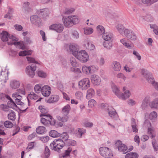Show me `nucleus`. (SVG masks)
I'll return each instance as SVG.
<instances>
[{
  "instance_id": "f257e3e1",
  "label": "nucleus",
  "mask_w": 158,
  "mask_h": 158,
  "mask_svg": "<svg viewBox=\"0 0 158 158\" xmlns=\"http://www.w3.org/2000/svg\"><path fill=\"white\" fill-rule=\"evenodd\" d=\"M63 20L64 25L66 27H71L79 21L78 17L76 15L69 16L67 18L64 17Z\"/></svg>"
},
{
  "instance_id": "f03ea898",
  "label": "nucleus",
  "mask_w": 158,
  "mask_h": 158,
  "mask_svg": "<svg viewBox=\"0 0 158 158\" xmlns=\"http://www.w3.org/2000/svg\"><path fill=\"white\" fill-rule=\"evenodd\" d=\"M65 145L64 141L59 139H55L50 143V147L51 149L59 152Z\"/></svg>"
},
{
  "instance_id": "7ed1b4c3",
  "label": "nucleus",
  "mask_w": 158,
  "mask_h": 158,
  "mask_svg": "<svg viewBox=\"0 0 158 158\" xmlns=\"http://www.w3.org/2000/svg\"><path fill=\"white\" fill-rule=\"evenodd\" d=\"M142 74L148 82L151 83L155 89L158 91V83L155 82L152 74L144 69L142 70Z\"/></svg>"
},
{
  "instance_id": "20e7f679",
  "label": "nucleus",
  "mask_w": 158,
  "mask_h": 158,
  "mask_svg": "<svg viewBox=\"0 0 158 158\" xmlns=\"http://www.w3.org/2000/svg\"><path fill=\"white\" fill-rule=\"evenodd\" d=\"M32 43V41L30 37L25 36L24 37V42L22 43L19 42H8V45H12L13 44L15 46H19L22 49H23L25 48V44H30Z\"/></svg>"
},
{
  "instance_id": "39448f33",
  "label": "nucleus",
  "mask_w": 158,
  "mask_h": 158,
  "mask_svg": "<svg viewBox=\"0 0 158 158\" xmlns=\"http://www.w3.org/2000/svg\"><path fill=\"white\" fill-rule=\"evenodd\" d=\"M75 56L78 60L83 62H86L89 59L88 55L86 52L84 50L78 52Z\"/></svg>"
},
{
  "instance_id": "423d86ee",
  "label": "nucleus",
  "mask_w": 158,
  "mask_h": 158,
  "mask_svg": "<svg viewBox=\"0 0 158 158\" xmlns=\"http://www.w3.org/2000/svg\"><path fill=\"white\" fill-rule=\"evenodd\" d=\"M99 151L100 154L104 157L108 158L113 156L111 150L107 147H101L99 149Z\"/></svg>"
},
{
  "instance_id": "0eeeda50",
  "label": "nucleus",
  "mask_w": 158,
  "mask_h": 158,
  "mask_svg": "<svg viewBox=\"0 0 158 158\" xmlns=\"http://www.w3.org/2000/svg\"><path fill=\"white\" fill-rule=\"evenodd\" d=\"M123 33L126 37L131 40L135 41L136 40V36L135 33L132 31L125 28Z\"/></svg>"
},
{
  "instance_id": "6e6552de",
  "label": "nucleus",
  "mask_w": 158,
  "mask_h": 158,
  "mask_svg": "<svg viewBox=\"0 0 158 158\" xmlns=\"http://www.w3.org/2000/svg\"><path fill=\"white\" fill-rule=\"evenodd\" d=\"M49 29L55 31L58 33L61 32L64 29V27L62 24H53L49 27Z\"/></svg>"
},
{
  "instance_id": "1a4fd4ad",
  "label": "nucleus",
  "mask_w": 158,
  "mask_h": 158,
  "mask_svg": "<svg viewBox=\"0 0 158 158\" xmlns=\"http://www.w3.org/2000/svg\"><path fill=\"white\" fill-rule=\"evenodd\" d=\"M89 80L88 78H84L80 81L78 83L79 85L82 87V89L85 90L89 87Z\"/></svg>"
},
{
  "instance_id": "9d476101",
  "label": "nucleus",
  "mask_w": 158,
  "mask_h": 158,
  "mask_svg": "<svg viewBox=\"0 0 158 158\" xmlns=\"http://www.w3.org/2000/svg\"><path fill=\"white\" fill-rule=\"evenodd\" d=\"M115 144L118 148L119 151L123 152L124 154L126 153L127 152V148L126 146L124 144L122 143L121 141L119 140L117 141Z\"/></svg>"
},
{
  "instance_id": "9b49d317",
  "label": "nucleus",
  "mask_w": 158,
  "mask_h": 158,
  "mask_svg": "<svg viewBox=\"0 0 158 158\" xmlns=\"http://www.w3.org/2000/svg\"><path fill=\"white\" fill-rule=\"evenodd\" d=\"M12 96L14 99H15V102L16 104L20 105L21 106L24 105V103L21 101L22 96L19 93H14L12 94Z\"/></svg>"
},
{
  "instance_id": "f8f14e48",
  "label": "nucleus",
  "mask_w": 158,
  "mask_h": 158,
  "mask_svg": "<svg viewBox=\"0 0 158 158\" xmlns=\"http://www.w3.org/2000/svg\"><path fill=\"white\" fill-rule=\"evenodd\" d=\"M51 88L47 85H45L42 87V94L45 97H48L50 94Z\"/></svg>"
},
{
  "instance_id": "ddd939ff",
  "label": "nucleus",
  "mask_w": 158,
  "mask_h": 158,
  "mask_svg": "<svg viewBox=\"0 0 158 158\" xmlns=\"http://www.w3.org/2000/svg\"><path fill=\"white\" fill-rule=\"evenodd\" d=\"M91 81L92 83L94 85H98L100 84L101 79L100 77L95 74L92 75L91 77Z\"/></svg>"
},
{
  "instance_id": "4468645a",
  "label": "nucleus",
  "mask_w": 158,
  "mask_h": 158,
  "mask_svg": "<svg viewBox=\"0 0 158 158\" xmlns=\"http://www.w3.org/2000/svg\"><path fill=\"white\" fill-rule=\"evenodd\" d=\"M31 21L32 23L39 26L41 24V19L37 15H35L31 17Z\"/></svg>"
},
{
  "instance_id": "2eb2a0df",
  "label": "nucleus",
  "mask_w": 158,
  "mask_h": 158,
  "mask_svg": "<svg viewBox=\"0 0 158 158\" xmlns=\"http://www.w3.org/2000/svg\"><path fill=\"white\" fill-rule=\"evenodd\" d=\"M8 79V72L1 71L0 74V81L2 83L6 82V80Z\"/></svg>"
},
{
  "instance_id": "dca6fc26",
  "label": "nucleus",
  "mask_w": 158,
  "mask_h": 158,
  "mask_svg": "<svg viewBox=\"0 0 158 158\" xmlns=\"http://www.w3.org/2000/svg\"><path fill=\"white\" fill-rule=\"evenodd\" d=\"M112 89L114 93L120 99H124L123 97L120 95L121 93L120 92L119 89L116 85H113L112 87Z\"/></svg>"
},
{
  "instance_id": "f3484780",
  "label": "nucleus",
  "mask_w": 158,
  "mask_h": 158,
  "mask_svg": "<svg viewBox=\"0 0 158 158\" xmlns=\"http://www.w3.org/2000/svg\"><path fill=\"white\" fill-rule=\"evenodd\" d=\"M27 60L31 63H34L33 64H32L31 65L29 66H28L31 67V69L33 70H35L36 69V66L35 64H38V62L35 60L34 58L30 57H27Z\"/></svg>"
},
{
  "instance_id": "a211bd4d",
  "label": "nucleus",
  "mask_w": 158,
  "mask_h": 158,
  "mask_svg": "<svg viewBox=\"0 0 158 158\" xmlns=\"http://www.w3.org/2000/svg\"><path fill=\"white\" fill-rule=\"evenodd\" d=\"M57 118L59 121L65 122L68 121L69 117L68 115L61 114L60 116H57Z\"/></svg>"
},
{
  "instance_id": "6ab92c4d",
  "label": "nucleus",
  "mask_w": 158,
  "mask_h": 158,
  "mask_svg": "<svg viewBox=\"0 0 158 158\" xmlns=\"http://www.w3.org/2000/svg\"><path fill=\"white\" fill-rule=\"evenodd\" d=\"M2 40L3 42H6L8 40L9 35L8 33L5 31H3L0 34Z\"/></svg>"
},
{
  "instance_id": "aec40b11",
  "label": "nucleus",
  "mask_w": 158,
  "mask_h": 158,
  "mask_svg": "<svg viewBox=\"0 0 158 158\" xmlns=\"http://www.w3.org/2000/svg\"><path fill=\"white\" fill-rule=\"evenodd\" d=\"M94 68L93 66H91L90 67H88L86 66H83L82 68V70L83 72L86 74H89L93 72V70L92 69Z\"/></svg>"
},
{
  "instance_id": "412c9836",
  "label": "nucleus",
  "mask_w": 158,
  "mask_h": 158,
  "mask_svg": "<svg viewBox=\"0 0 158 158\" xmlns=\"http://www.w3.org/2000/svg\"><path fill=\"white\" fill-rule=\"evenodd\" d=\"M39 14L44 17L48 16L50 13L49 10L48 8H44L40 9Z\"/></svg>"
},
{
  "instance_id": "4be33fe9",
  "label": "nucleus",
  "mask_w": 158,
  "mask_h": 158,
  "mask_svg": "<svg viewBox=\"0 0 158 158\" xmlns=\"http://www.w3.org/2000/svg\"><path fill=\"white\" fill-rule=\"evenodd\" d=\"M59 100V97L57 95H53L51 96L48 99H46V101L48 103H53L57 102Z\"/></svg>"
},
{
  "instance_id": "5701e85b",
  "label": "nucleus",
  "mask_w": 158,
  "mask_h": 158,
  "mask_svg": "<svg viewBox=\"0 0 158 158\" xmlns=\"http://www.w3.org/2000/svg\"><path fill=\"white\" fill-rule=\"evenodd\" d=\"M31 66H27L26 68V72L30 77L32 78L35 75V70L31 69Z\"/></svg>"
},
{
  "instance_id": "b1692460",
  "label": "nucleus",
  "mask_w": 158,
  "mask_h": 158,
  "mask_svg": "<svg viewBox=\"0 0 158 158\" xmlns=\"http://www.w3.org/2000/svg\"><path fill=\"white\" fill-rule=\"evenodd\" d=\"M113 34L110 32H106L102 35V38L105 41H109L111 40Z\"/></svg>"
},
{
  "instance_id": "393cba45",
  "label": "nucleus",
  "mask_w": 158,
  "mask_h": 158,
  "mask_svg": "<svg viewBox=\"0 0 158 158\" xmlns=\"http://www.w3.org/2000/svg\"><path fill=\"white\" fill-rule=\"evenodd\" d=\"M10 85L13 89H16L19 87L20 85V83L18 81L14 80L10 82Z\"/></svg>"
},
{
  "instance_id": "a878e982",
  "label": "nucleus",
  "mask_w": 158,
  "mask_h": 158,
  "mask_svg": "<svg viewBox=\"0 0 158 158\" xmlns=\"http://www.w3.org/2000/svg\"><path fill=\"white\" fill-rule=\"evenodd\" d=\"M150 106L151 108L158 109V98H155L151 102Z\"/></svg>"
},
{
  "instance_id": "bb28decb",
  "label": "nucleus",
  "mask_w": 158,
  "mask_h": 158,
  "mask_svg": "<svg viewBox=\"0 0 158 158\" xmlns=\"http://www.w3.org/2000/svg\"><path fill=\"white\" fill-rule=\"evenodd\" d=\"M38 96L34 93L31 92L30 93V94H29L27 97V98L28 101V105L30 106V100L29 99H31L36 100L38 98Z\"/></svg>"
},
{
  "instance_id": "cd10ccee",
  "label": "nucleus",
  "mask_w": 158,
  "mask_h": 158,
  "mask_svg": "<svg viewBox=\"0 0 158 158\" xmlns=\"http://www.w3.org/2000/svg\"><path fill=\"white\" fill-rule=\"evenodd\" d=\"M112 67L113 69L115 71H119L120 70V64L117 61L113 62Z\"/></svg>"
},
{
  "instance_id": "c85d7f7f",
  "label": "nucleus",
  "mask_w": 158,
  "mask_h": 158,
  "mask_svg": "<svg viewBox=\"0 0 158 158\" xmlns=\"http://www.w3.org/2000/svg\"><path fill=\"white\" fill-rule=\"evenodd\" d=\"M95 94V92L94 90L92 88L89 89L87 91V94L86 98L89 99L93 97Z\"/></svg>"
},
{
  "instance_id": "c756f323",
  "label": "nucleus",
  "mask_w": 158,
  "mask_h": 158,
  "mask_svg": "<svg viewBox=\"0 0 158 158\" xmlns=\"http://www.w3.org/2000/svg\"><path fill=\"white\" fill-rule=\"evenodd\" d=\"M70 109V106L69 104H67L62 108L61 112V114L68 115Z\"/></svg>"
},
{
  "instance_id": "7c9ffc66",
  "label": "nucleus",
  "mask_w": 158,
  "mask_h": 158,
  "mask_svg": "<svg viewBox=\"0 0 158 158\" xmlns=\"http://www.w3.org/2000/svg\"><path fill=\"white\" fill-rule=\"evenodd\" d=\"M8 118L12 121L15 120L16 118L15 113L13 111L11 110L8 115Z\"/></svg>"
},
{
  "instance_id": "2f4dec72",
  "label": "nucleus",
  "mask_w": 158,
  "mask_h": 158,
  "mask_svg": "<svg viewBox=\"0 0 158 158\" xmlns=\"http://www.w3.org/2000/svg\"><path fill=\"white\" fill-rule=\"evenodd\" d=\"M138 155L135 152H130L127 154L125 158H138Z\"/></svg>"
},
{
  "instance_id": "473e14b6",
  "label": "nucleus",
  "mask_w": 158,
  "mask_h": 158,
  "mask_svg": "<svg viewBox=\"0 0 158 158\" xmlns=\"http://www.w3.org/2000/svg\"><path fill=\"white\" fill-rule=\"evenodd\" d=\"M141 1L143 4L149 6L156 2L157 0H141Z\"/></svg>"
},
{
  "instance_id": "72a5a7b5",
  "label": "nucleus",
  "mask_w": 158,
  "mask_h": 158,
  "mask_svg": "<svg viewBox=\"0 0 158 158\" xmlns=\"http://www.w3.org/2000/svg\"><path fill=\"white\" fill-rule=\"evenodd\" d=\"M97 30L98 34L100 35H103L105 33V29L102 26L99 25L97 26Z\"/></svg>"
},
{
  "instance_id": "f704fd0d",
  "label": "nucleus",
  "mask_w": 158,
  "mask_h": 158,
  "mask_svg": "<svg viewBox=\"0 0 158 158\" xmlns=\"http://www.w3.org/2000/svg\"><path fill=\"white\" fill-rule=\"evenodd\" d=\"M70 50L72 52V53L74 56L76 55L78 52L77 51V48L76 47L73 45H70L69 46Z\"/></svg>"
},
{
  "instance_id": "c9c22d12",
  "label": "nucleus",
  "mask_w": 158,
  "mask_h": 158,
  "mask_svg": "<svg viewBox=\"0 0 158 158\" xmlns=\"http://www.w3.org/2000/svg\"><path fill=\"white\" fill-rule=\"evenodd\" d=\"M116 27L118 31L121 34H122L123 33V31L125 29V27L122 24H118L116 26Z\"/></svg>"
},
{
  "instance_id": "e433bc0d",
  "label": "nucleus",
  "mask_w": 158,
  "mask_h": 158,
  "mask_svg": "<svg viewBox=\"0 0 158 158\" xmlns=\"http://www.w3.org/2000/svg\"><path fill=\"white\" fill-rule=\"evenodd\" d=\"M36 131L38 134H42L45 132V128L43 126H40L36 129Z\"/></svg>"
},
{
  "instance_id": "4c0bfd02",
  "label": "nucleus",
  "mask_w": 158,
  "mask_h": 158,
  "mask_svg": "<svg viewBox=\"0 0 158 158\" xmlns=\"http://www.w3.org/2000/svg\"><path fill=\"white\" fill-rule=\"evenodd\" d=\"M103 45L104 47L110 49L112 46V43L111 41H105L103 43Z\"/></svg>"
},
{
  "instance_id": "58836bf2",
  "label": "nucleus",
  "mask_w": 158,
  "mask_h": 158,
  "mask_svg": "<svg viewBox=\"0 0 158 158\" xmlns=\"http://www.w3.org/2000/svg\"><path fill=\"white\" fill-rule=\"evenodd\" d=\"M131 94L128 90H127L124 91V94L121 93L120 95L122 96L124 98V99H121L123 100H125L127 98H128L130 96Z\"/></svg>"
},
{
  "instance_id": "ea45409f",
  "label": "nucleus",
  "mask_w": 158,
  "mask_h": 158,
  "mask_svg": "<svg viewBox=\"0 0 158 158\" xmlns=\"http://www.w3.org/2000/svg\"><path fill=\"white\" fill-rule=\"evenodd\" d=\"M65 145H66L67 146H70V145L72 146H74L76 143V142L73 140H71L69 139L65 141L64 142Z\"/></svg>"
},
{
  "instance_id": "a19ab883",
  "label": "nucleus",
  "mask_w": 158,
  "mask_h": 158,
  "mask_svg": "<svg viewBox=\"0 0 158 158\" xmlns=\"http://www.w3.org/2000/svg\"><path fill=\"white\" fill-rule=\"evenodd\" d=\"M157 113L155 111H153L150 113L149 115V118L150 120L154 121L157 118Z\"/></svg>"
},
{
  "instance_id": "79ce46f5",
  "label": "nucleus",
  "mask_w": 158,
  "mask_h": 158,
  "mask_svg": "<svg viewBox=\"0 0 158 158\" xmlns=\"http://www.w3.org/2000/svg\"><path fill=\"white\" fill-rule=\"evenodd\" d=\"M70 61L72 66L73 67H76L78 66V63L75 58L73 57H71Z\"/></svg>"
},
{
  "instance_id": "37998d69",
  "label": "nucleus",
  "mask_w": 158,
  "mask_h": 158,
  "mask_svg": "<svg viewBox=\"0 0 158 158\" xmlns=\"http://www.w3.org/2000/svg\"><path fill=\"white\" fill-rule=\"evenodd\" d=\"M31 51H21L19 53V55L20 56H25L27 55H29L31 54Z\"/></svg>"
},
{
  "instance_id": "c03bdc74",
  "label": "nucleus",
  "mask_w": 158,
  "mask_h": 158,
  "mask_svg": "<svg viewBox=\"0 0 158 158\" xmlns=\"http://www.w3.org/2000/svg\"><path fill=\"white\" fill-rule=\"evenodd\" d=\"M86 132V130L85 129L81 128H78V132L77 134V136L79 138H81L82 135L84 134Z\"/></svg>"
},
{
  "instance_id": "a18cd8bd",
  "label": "nucleus",
  "mask_w": 158,
  "mask_h": 158,
  "mask_svg": "<svg viewBox=\"0 0 158 158\" xmlns=\"http://www.w3.org/2000/svg\"><path fill=\"white\" fill-rule=\"evenodd\" d=\"M42 85L41 84L36 85L34 87V90L35 93H40L42 92Z\"/></svg>"
},
{
  "instance_id": "49530a36",
  "label": "nucleus",
  "mask_w": 158,
  "mask_h": 158,
  "mask_svg": "<svg viewBox=\"0 0 158 158\" xmlns=\"http://www.w3.org/2000/svg\"><path fill=\"white\" fill-rule=\"evenodd\" d=\"M38 108L40 110L41 112L42 113L41 114H47L48 112V110L47 108L44 106H40Z\"/></svg>"
},
{
  "instance_id": "de8ad7c7",
  "label": "nucleus",
  "mask_w": 158,
  "mask_h": 158,
  "mask_svg": "<svg viewBox=\"0 0 158 158\" xmlns=\"http://www.w3.org/2000/svg\"><path fill=\"white\" fill-rule=\"evenodd\" d=\"M49 134L50 136L53 138L58 137L59 135L57 132L54 130L50 131L49 132Z\"/></svg>"
},
{
  "instance_id": "09e8293b",
  "label": "nucleus",
  "mask_w": 158,
  "mask_h": 158,
  "mask_svg": "<svg viewBox=\"0 0 158 158\" xmlns=\"http://www.w3.org/2000/svg\"><path fill=\"white\" fill-rule=\"evenodd\" d=\"M60 135L62 140L64 142H65L69 138V136L67 132H63Z\"/></svg>"
},
{
  "instance_id": "8fccbe9b",
  "label": "nucleus",
  "mask_w": 158,
  "mask_h": 158,
  "mask_svg": "<svg viewBox=\"0 0 158 158\" xmlns=\"http://www.w3.org/2000/svg\"><path fill=\"white\" fill-rule=\"evenodd\" d=\"M93 29L90 27H86L85 28L84 33L86 35H89L93 32Z\"/></svg>"
},
{
  "instance_id": "3c124183",
  "label": "nucleus",
  "mask_w": 158,
  "mask_h": 158,
  "mask_svg": "<svg viewBox=\"0 0 158 158\" xmlns=\"http://www.w3.org/2000/svg\"><path fill=\"white\" fill-rule=\"evenodd\" d=\"M108 114L111 118H114L116 116L117 113L115 110L113 109L112 110L109 111Z\"/></svg>"
},
{
  "instance_id": "603ef678",
  "label": "nucleus",
  "mask_w": 158,
  "mask_h": 158,
  "mask_svg": "<svg viewBox=\"0 0 158 158\" xmlns=\"http://www.w3.org/2000/svg\"><path fill=\"white\" fill-rule=\"evenodd\" d=\"M4 125L5 127L9 128H11L13 126L12 123L9 121H5L4 123Z\"/></svg>"
},
{
  "instance_id": "864d4df0",
  "label": "nucleus",
  "mask_w": 158,
  "mask_h": 158,
  "mask_svg": "<svg viewBox=\"0 0 158 158\" xmlns=\"http://www.w3.org/2000/svg\"><path fill=\"white\" fill-rule=\"evenodd\" d=\"M107 15L109 17H111L112 16L113 17H115L117 16V13L114 10L112 11L110 10L108 11Z\"/></svg>"
},
{
  "instance_id": "5fc2aeb1",
  "label": "nucleus",
  "mask_w": 158,
  "mask_h": 158,
  "mask_svg": "<svg viewBox=\"0 0 158 158\" xmlns=\"http://www.w3.org/2000/svg\"><path fill=\"white\" fill-rule=\"evenodd\" d=\"M87 48L90 50H93L95 48L94 46L91 43L88 42L85 45Z\"/></svg>"
},
{
  "instance_id": "6e6d98bb",
  "label": "nucleus",
  "mask_w": 158,
  "mask_h": 158,
  "mask_svg": "<svg viewBox=\"0 0 158 158\" xmlns=\"http://www.w3.org/2000/svg\"><path fill=\"white\" fill-rule=\"evenodd\" d=\"M44 154L46 157L48 158L49 157L50 154V152L49 149L47 146H46L45 147V151L44 152Z\"/></svg>"
},
{
  "instance_id": "4d7b16f0",
  "label": "nucleus",
  "mask_w": 158,
  "mask_h": 158,
  "mask_svg": "<svg viewBox=\"0 0 158 158\" xmlns=\"http://www.w3.org/2000/svg\"><path fill=\"white\" fill-rule=\"evenodd\" d=\"M0 108L3 110L7 111L9 110V107L4 104H2L0 106Z\"/></svg>"
},
{
  "instance_id": "13d9d810",
  "label": "nucleus",
  "mask_w": 158,
  "mask_h": 158,
  "mask_svg": "<svg viewBox=\"0 0 158 158\" xmlns=\"http://www.w3.org/2000/svg\"><path fill=\"white\" fill-rule=\"evenodd\" d=\"M71 34L72 37L75 39H77L79 37V34L78 32L76 31H72Z\"/></svg>"
},
{
  "instance_id": "bf43d9fd",
  "label": "nucleus",
  "mask_w": 158,
  "mask_h": 158,
  "mask_svg": "<svg viewBox=\"0 0 158 158\" xmlns=\"http://www.w3.org/2000/svg\"><path fill=\"white\" fill-rule=\"evenodd\" d=\"M152 143L154 149L155 151L158 150V145L155 139H153Z\"/></svg>"
},
{
  "instance_id": "052dcab7",
  "label": "nucleus",
  "mask_w": 158,
  "mask_h": 158,
  "mask_svg": "<svg viewBox=\"0 0 158 158\" xmlns=\"http://www.w3.org/2000/svg\"><path fill=\"white\" fill-rule=\"evenodd\" d=\"M37 74L39 76L41 77H45L46 76V73L42 70L38 71Z\"/></svg>"
},
{
  "instance_id": "680f3d73",
  "label": "nucleus",
  "mask_w": 158,
  "mask_h": 158,
  "mask_svg": "<svg viewBox=\"0 0 158 158\" xmlns=\"http://www.w3.org/2000/svg\"><path fill=\"white\" fill-rule=\"evenodd\" d=\"M40 116H44L45 118H46V120H47V122H48L50 119L52 118V117L49 114H41L40 115Z\"/></svg>"
},
{
  "instance_id": "e2e57ef3",
  "label": "nucleus",
  "mask_w": 158,
  "mask_h": 158,
  "mask_svg": "<svg viewBox=\"0 0 158 158\" xmlns=\"http://www.w3.org/2000/svg\"><path fill=\"white\" fill-rule=\"evenodd\" d=\"M35 144V142H33L29 143L27 149H32L34 148V145Z\"/></svg>"
},
{
  "instance_id": "0e129e2a",
  "label": "nucleus",
  "mask_w": 158,
  "mask_h": 158,
  "mask_svg": "<svg viewBox=\"0 0 158 158\" xmlns=\"http://www.w3.org/2000/svg\"><path fill=\"white\" fill-rule=\"evenodd\" d=\"M72 149L71 147L68 148L67 150L65 151V153L63 154V157H64L66 156H69L70 152L72 151Z\"/></svg>"
},
{
  "instance_id": "69168bd1",
  "label": "nucleus",
  "mask_w": 158,
  "mask_h": 158,
  "mask_svg": "<svg viewBox=\"0 0 158 158\" xmlns=\"http://www.w3.org/2000/svg\"><path fill=\"white\" fill-rule=\"evenodd\" d=\"M76 98L79 99H81L83 97L82 93L80 91H77L75 93Z\"/></svg>"
},
{
  "instance_id": "338daca9",
  "label": "nucleus",
  "mask_w": 158,
  "mask_h": 158,
  "mask_svg": "<svg viewBox=\"0 0 158 158\" xmlns=\"http://www.w3.org/2000/svg\"><path fill=\"white\" fill-rule=\"evenodd\" d=\"M88 104L91 107L93 106L96 104V101L94 99H91L88 101Z\"/></svg>"
},
{
  "instance_id": "774afa93",
  "label": "nucleus",
  "mask_w": 158,
  "mask_h": 158,
  "mask_svg": "<svg viewBox=\"0 0 158 158\" xmlns=\"http://www.w3.org/2000/svg\"><path fill=\"white\" fill-rule=\"evenodd\" d=\"M74 9L72 8L70 9H68L66 10V11L64 12V14L66 15H68L71 13L72 12L74 11Z\"/></svg>"
}]
</instances>
